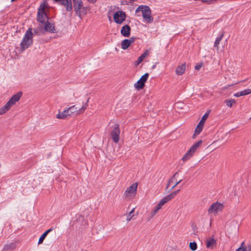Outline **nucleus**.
<instances>
[{
	"mask_svg": "<svg viewBox=\"0 0 251 251\" xmlns=\"http://www.w3.org/2000/svg\"><path fill=\"white\" fill-rule=\"evenodd\" d=\"M33 43V33L32 28H29L25 32L22 42L20 48L22 51L27 49Z\"/></svg>",
	"mask_w": 251,
	"mask_h": 251,
	"instance_id": "1",
	"label": "nucleus"
},
{
	"mask_svg": "<svg viewBox=\"0 0 251 251\" xmlns=\"http://www.w3.org/2000/svg\"><path fill=\"white\" fill-rule=\"evenodd\" d=\"M142 11V16L145 20L148 23L153 22V18L151 16V10L148 6L140 5L136 10V13Z\"/></svg>",
	"mask_w": 251,
	"mask_h": 251,
	"instance_id": "2",
	"label": "nucleus"
},
{
	"mask_svg": "<svg viewBox=\"0 0 251 251\" xmlns=\"http://www.w3.org/2000/svg\"><path fill=\"white\" fill-rule=\"evenodd\" d=\"M202 143L203 141L200 140L192 145L182 157L181 159L182 160L183 162H185L190 159L193 156L198 148L202 145Z\"/></svg>",
	"mask_w": 251,
	"mask_h": 251,
	"instance_id": "3",
	"label": "nucleus"
},
{
	"mask_svg": "<svg viewBox=\"0 0 251 251\" xmlns=\"http://www.w3.org/2000/svg\"><path fill=\"white\" fill-rule=\"evenodd\" d=\"M138 183L135 182L126 188L124 193V197L127 200L133 199L137 194Z\"/></svg>",
	"mask_w": 251,
	"mask_h": 251,
	"instance_id": "4",
	"label": "nucleus"
},
{
	"mask_svg": "<svg viewBox=\"0 0 251 251\" xmlns=\"http://www.w3.org/2000/svg\"><path fill=\"white\" fill-rule=\"evenodd\" d=\"M179 174L177 172L175 173L174 175L169 179L166 186V189L171 188V190L173 189L177 185L180 183L182 179L179 177Z\"/></svg>",
	"mask_w": 251,
	"mask_h": 251,
	"instance_id": "5",
	"label": "nucleus"
},
{
	"mask_svg": "<svg viewBox=\"0 0 251 251\" xmlns=\"http://www.w3.org/2000/svg\"><path fill=\"white\" fill-rule=\"evenodd\" d=\"M224 205L219 202L213 203L208 210V214H213L216 215L218 212H221L224 208Z\"/></svg>",
	"mask_w": 251,
	"mask_h": 251,
	"instance_id": "6",
	"label": "nucleus"
},
{
	"mask_svg": "<svg viewBox=\"0 0 251 251\" xmlns=\"http://www.w3.org/2000/svg\"><path fill=\"white\" fill-rule=\"evenodd\" d=\"M86 109V105L82 106V107L78 110L77 109V108L75 107V105H73L68 108L66 110L68 111V114H69V117H70L74 115H79V114L83 113Z\"/></svg>",
	"mask_w": 251,
	"mask_h": 251,
	"instance_id": "7",
	"label": "nucleus"
},
{
	"mask_svg": "<svg viewBox=\"0 0 251 251\" xmlns=\"http://www.w3.org/2000/svg\"><path fill=\"white\" fill-rule=\"evenodd\" d=\"M126 15L125 12L122 11L116 12L113 15L114 22L118 24H121L125 20Z\"/></svg>",
	"mask_w": 251,
	"mask_h": 251,
	"instance_id": "8",
	"label": "nucleus"
},
{
	"mask_svg": "<svg viewBox=\"0 0 251 251\" xmlns=\"http://www.w3.org/2000/svg\"><path fill=\"white\" fill-rule=\"evenodd\" d=\"M44 24V28L42 29L41 30L42 33L44 34L46 32H49L51 33L56 32L54 24H52L48 21H47Z\"/></svg>",
	"mask_w": 251,
	"mask_h": 251,
	"instance_id": "9",
	"label": "nucleus"
},
{
	"mask_svg": "<svg viewBox=\"0 0 251 251\" xmlns=\"http://www.w3.org/2000/svg\"><path fill=\"white\" fill-rule=\"evenodd\" d=\"M149 77V74L146 73L143 75L141 76L140 79L134 84V87L137 89H142L145 83Z\"/></svg>",
	"mask_w": 251,
	"mask_h": 251,
	"instance_id": "10",
	"label": "nucleus"
},
{
	"mask_svg": "<svg viewBox=\"0 0 251 251\" xmlns=\"http://www.w3.org/2000/svg\"><path fill=\"white\" fill-rule=\"evenodd\" d=\"M120 129L118 126L115 127L111 132V136L113 141L117 143L120 140Z\"/></svg>",
	"mask_w": 251,
	"mask_h": 251,
	"instance_id": "11",
	"label": "nucleus"
},
{
	"mask_svg": "<svg viewBox=\"0 0 251 251\" xmlns=\"http://www.w3.org/2000/svg\"><path fill=\"white\" fill-rule=\"evenodd\" d=\"M179 190H177L172 192L169 195L160 200L159 202L164 205L165 203L173 199L179 193Z\"/></svg>",
	"mask_w": 251,
	"mask_h": 251,
	"instance_id": "12",
	"label": "nucleus"
},
{
	"mask_svg": "<svg viewBox=\"0 0 251 251\" xmlns=\"http://www.w3.org/2000/svg\"><path fill=\"white\" fill-rule=\"evenodd\" d=\"M22 92H19L15 95H14L7 102L11 107L15 104L17 101H18L22 96Z\"/></svg>",
	"mask_w": 251,
	"mask_h": 251,
	"instance_id": "13",
	"label": "nucleus"
},
{
	"mask_svg": "<svg viewBox=\"0 0 251 251\" xmlns=\"http://www.w3.org/2000/svg\"><path fill=\"white\" fill-rule=\"evenodd\" d=\"M74 9L76 14L80 15V10L83 6L81 0H73Z\"/></svg>",
	"mask_w": 251,
	"mask_h": 251,
	"instance_id": "14",
	"label": "nucleus"
},
{
	"mask_svg": "<svg viewBox=\"0 0 251 251\" xmlns=\"http://www.w3.org/2000/svg\"><path fill=\"white\" fill-rule=\"evenodd\" d=\"M217 246V240L214 237H210L208 239L206 242V246L208 249L213 250Z\"/></svg>",
	"mask_w": 251,
	"mask_h": 251,
	"instance_id": "15",
	"label": "nucleus"
},
{
	"mask_svg": "<svg viewBox=\"0 0 251 251\" xmlns=\"http://www.w3.org/2000/svg\"><path fill=\"white\" fill-rule=\"evenodd\" d=\"M48 17L46 12H38L37 21L42 24H45L48 20Z\"/></svg>",
	"mask_w": 251,
	"mask_h": 251,
	"instance_id": "16",
	"label": "nucleus"
},
{
	"mask_svg": "<svg viewBox=\"0 0 251 251\" xmlns=\"http://www.w3.org/2000/svg\"><path fill=\"white\" fill-rule=\"evenodd\" d=\"M56 1H59V3L66 6L67 11H70L72 9L71 0H54Z\"/></svg>",
	"mask_w": 251,
	"mask_h": 251,
	"instance_id": "17",
	"label": "nucleus"
},
{
	"mask_svg": "<svg viewBox=\"0 0 251 251\" xmlns=\"http://www.w3.org/2000/svg\"><path fill=\"white\" fill-rule=\"evenodd\" d=\"M131 28L128 25H125L122 27L121 33L125 37H128L130 34Z\"/></svg>",
	"mask_w": 251,
	"mask_h": 251,
	"instance_id": "18",
	"label": "nucleus"
},
{
	"mask_svg": "<svg viewBox=\"0 0 251 251\" xmlns=\"http://www.w3.org/2000/svg\"><path fill=\"white\" fill-rule=\"evenodd\" d=\"M56 117L58 119H65L68 118L69 117V114H68V111L65 109L61 113L59 111V113L56 115Z\"/></svg>",
	"mask_w": 251,
	"mask_h": 251,
	"instance_id": "19",
	"label": "nucleus"
},
{
	"mask_svg": "<svg viewBox=\"0 0 251 251\" xmlns=\"http://www.w3.org/2000/svg\"><path fill=\"white\" fill-rule=\"evenodd\" d=\"M148 55V51H146L141 56H140L138 59L135 62V66H138L143 60V59Z\"/></svg>",
	"mask_w": 251,
	"mask_h": 251,
	"instance_id": "20",
	"label": "nucleus"
},
{
	"mask_svg": "<svg viewBox=\"0 0 251 251\" xmlns=\"http://www.w3.org/2000/svg\"><path fill=\"white\" fill-rule=\"evenodd\" d=\"M51 230L52 229H49L47 230H46L43 234H42V235L40 236L38 242V244L39 245L43 243L44 240L46 237L48 233H50Z\"/></svg>",
	"mask_w": 251,
	"mask_h": 251,
	"instance_id": "21",
	"label": "nucleus"
},
{
	"mask_svg": "<svg viewBox=\"0 0 251 251\" xmlns=\"http://www.w3.org/2000/svg\"><path fill=\"white\" fill-rule=\"evenodd\" d=\"M185 70V65L184 64H183L181 65V66H179L176 69V72L177 75H181L184 73Z\"/></svg>",
	"mask_w": 251,
	"mask_h": 251,
	"instance_id": "22",
	"label": "nucleus"
},
{
	"mask_svg": "<svg viewBox=\"0 0 251 251\" xmlns=\"http://www.w3.org/2000/svg\"><path fill=\"white\" fill-rule=\"evenodd\" d=\"M11 108V106L6 103L0 109V115H2L6 113Z\"/></svg>",
	"mask_w": 251,
	"mask_h": 251,
	"instance_id": "23",
	"label": "nucleus"
},
{
	"mask_svg": "<svg viewBox=\"0 0 251 251\" xmlns=\"http://www.w3.org/2000/svg\"><path fill=\"white\" fill-rule=\"evenodd\" d=\"M130 46V42L128 39L124 40L121 43V48L123 50L126 49Z\"/></svg>",
	"mask_w": 251,
	"mask_h": 251,
	"instance_id": "24",
	"label": "nucleus"
},
{
	"mask_svg": "<svg viewBox=\"0 0 251 251\" xmlns=\"http://www.w3.org/2000/svg\"><path fill=\"white\" fill-rule=\"evenodd\" d=\"M203 126H197L192 138L195 139L202 130Z\"/></svg>",
	"mask_w": 251,
	"mask_h": 251,
	"instance_id": "25",
	"label": "nucleus"
},
{
	"mask_svg": "<svg viewBox=\"0 0 251 251\" xmlns=\"http://www.w3.org/2000/svg\"><path fill=\"white\" fill-rule=\"evenodd\" d=\"M135 208H133L128 213V214L127 215L126 221L127 222H129L132 218L134 217L133 213L135 211Z\"/></svg>",
	"mask_w": 251,
	"mask_h": 251,
	"instance_id": "26",
	"label": "nucleus"
},
{
	"mask_svg": "<svg viewBox=\"0 0 251 251\" xmlns=\"http://www.w3.org/2000/svg\"><path fill=\"white\" fill-rule=\"evenodd\" d=\"M224 36V33L221 34L219 37H218L214 43V47L218 48V45L220 44V41L222 40Z\"/></svg>",
	"mask_w": 251,
	"mask_h": 251,
	"instance_id": "27",
	"label": "nucleus"
},
{
	"mask_svg": "<svg viewBox=\"0 0 251 251\" xmlns=\"http://www.w3.org/2000/svg\"><path fill=\"white\" fill-rule=\"evenodd\" d=\"M189 247L192 251H196L197 249V245L195 242H190L189 243Z\"/></svg>",
	"mask_w": 251,
	"mask_h": 251,
	"instance_id": "28",
	"label": "nucleus"
},
{
	"mask_svg": "<svg viewBox=\"0 0 251 251\" xmlns=\"http://www.w3.org/2000/svg\"><path fill=\"white\" fill-rule=\"evenodd\" d=\"M241 92V94L240 95L242 96H246V95H247L248 94H250L251 93V89H245L243 91H240Z\"/></svg>",
	"mask_w": 251,
	"mask_h": 251,
	"instance_id": "29",
	"label": "nucleus"
},
{
	"mask_svg": "<svg viewBox=\"0 0 251 251\" xmlns=\"http://www.w3.org/2000/svg\"><path fill=\"white\" fill-rule=\"evenodd\" d=\"M225 102L227 106L231 107L233 104L235 102V100L233 99H231L229 100H226Z\"/></svg>",
	"mask_w": 251,
	"mask_h": 251,
	"instance_id": "30",
	"label": "nucleus"
},
{
	"mask_svg": "<svg viewBox=\"0 0 251 251\" xmlns=\"http://www.w3.org/2000/svg\"><path fill=\"white\" fill-rule=\"evenodd\" d=\"M15 248V246L14 244L13 243H11L9 245H6L5 246L4 248V250H5V251H7L9 249H13Z\"/></svg>",
	"mask_w": 251,
	"mask_h": 251,
	"instance_id": "31",
	"label": "nucleus"
},
{
	"mask_svg": "<svg viewBox=\"0 0 251 251\" xmlns=\"http://www.w3.org/2000/svg\"><path fill=\"white\" fill-rule=\"evenodd\" d=\"M46 7V4L45 3H42L40 6L38 12H46L45 11Z\"/></svg>",
	"mask_w": 251,
	"mask_h": 251,
	"instance_id": "32",
	"label": "nucleus"
},
{
	"mask_svg": "<svg viewBox=\"0 0 251 251\" xmlns=\"http://www.w3.org/2000/svg\"><path fill=\"white\" fill-rule=\"evenodd\" d=\"M244 242H243L240 248L236 250V251H246V247H244Z\"/></svg>",
	"mask_w": 251,
	"mask_h": 251,
	"instance_id": "33",
	"label": "nucleus"
},
{
	"mask_svg": "<svg viewBox=\"0 0 251 251\" xmlns=\"http://www.w3.org/2000/svg\"><path fill=\"white\" fill-rule=\"evenodd\" d=\"M156 215L153 211H151L150 213L148 215V220H150L151 219L153 218V217Z\"/></svg>",
	"mask_w": 251,
	"mask_h": 251,
	"instance_id": "34",
	"label": "nucleus"
},
{
	"mask_svg": "<svg viewBox=\"0 0 251 251\" xmlns=\"http://www.w3.org/2000/svg\"><path fill=\"white\" fill-rule=\"evenodd\" d=\"M202 66V63H201L197 64L195 66V68L196 70H199L201 68Z\"/></svg>",
	"mask_w": 251,
	"mask_h": 251,
	"instance_id": "35",
	"label": "nucleus"
},
{
	"mask_svg": "<svg viewBox=\"0 0 251 251\" xmlns=\"http://www.w3.org/2000/svg\"><path fill=\"white\" fill-rule=\"evenodd\" d=\"M204 124V115L201 117V119L197 126H203Z\"/></svg>",
	"mask_w": 251,
	"mask_h": 251,
	"instance_id": "36",
	"label": "nucleus"
},
{
	"mask_svg": "<svg viewBox=\"0 0 251 251\" xmlns=\"http://www.w3.org/2000/svg\"><path fill=\"white\" fill-rule=\"evenodd\" d=\"M163 206V205L160 202H159V203L157 204V205L156 206V207L159 209H161L162 207V206Z\"/></svg>",
	"mask_w": 251,
	"mask_h": 251,
	"instance_id": "37",
	"label": "nucleus"
},
{
	"mask_svg": "<svg viewBox=\"0 0 251 251\" xmlns=\"http://www.w3.org/2000/svg\"><path fill=\"white\" fill-rule=\"evenodd\" d=\"M163 206V205L160 202H159V203L157 204V205L156 206V207L159 209H161L162 207V206Z\"/></svg>",
	"mask_w": 251,
	"mask_h": 251,
	"instance_id": "38",
	"label": "nucleus"
},
{
	"mask_svg": "<svg viewBox=\"0 0 251 251\" xmlns=\"http://www.w3.org/2000/svg\"><path fill=\"white\" fill-rule=\"evenodd\" d=\"M246 251H251V244L248 245L246 247Z\"/></svg>",
	"mask_w": 251,
	"mask_h": 251,
	"instance_id": "39",
	"label": "nucleus"
},
{
	"mask_svg": "<svg viewBox=\"0 0 251 251\" xmlns=\"http://www.w3.org/2000/svg\"><path fill=\"white\" fill-rule=\"evenodd\" d=\"M210 112V110H207L206 112L205 113V121L206 120L207 117L208 116L209 113Z\"/></svg>",
	"mask_w": 251,
	"mask_h": 251,
	"instance_id": "40",
	"label": "nucleus"
},
{
	"mask_svg": "<svg viewBox=\"0 0 251 251\" xmlns=\"http://www.w3.org/2000/svg\"><path fill=\"white\" fill-rule=\"evenodd\" d=\"M215 1H216V0H205V3L210 4Z\"/></svg>",
	"mask_w": 251,
	"mask_h": 251,
	"instance_id": "41",
	"label": "nucleus"
},
{
	"mask_svg": "<svg viewBox=\"0 0 251 251\" xmlns=\"http://www.w3.org/2000/svg\"><path fill=\"white\" fill-rule=\"evenodd\" d=\"M159 210L155 206L154 208L152 210L155 214H157Z\"/></svg>",
	"mask_w": 251,
	"mask_h": 251,
	"instance_id": "42",
	"label": "nucleus"
},
{
	"mask_svg": "<svg viewBox=\"0 0 251 251\" xmlns=\"http://www.w3.org/2000/svg\"><path fill=\"white\" fill-rule=\"evenodd\" d=\"M240 94H241V92H237V93H235V94H234V97H240V96H242L240 95Z\"/></svg>",
	"mask_w": 251,
	"mask_h": 251,
	"instance_id": "43",
	"label": "nucleus"
},
{
	"mask_svg": "<svg viewBox=\"0 0 251 251\" xmlns=\"http://www.w3.org/2000/svg\"><path fill=\"white\" fill-rule=\"evenodd\" d=\"M33 33V36L34 35H36L38 34V31L37 29H33V32H32Z\"/></svg>",
	"mask_w": 251,
	"mask_h": 251,
	"instance_id": "44",
	"label": "nucleus"
},
{
	"mask_svg": "<svg viewBox=\"0 0 251 251\" xmlns=\"http://www.w3.org/2000/svg\"><path fill=\"white\" fill-rule=\"evenodd\" d=\"M181 105H183V104L180 102H177V103H176L175 106L177 107H181Z\"/></svg>",
	"mask_w": 251,
	"mask_h": 251,
	"instance_id": "45",
	"label": "nucleus"
},
{
	"mask_svg": "<svg viewBox=\"0 0 251 251\" xmlns=\"http://www.w3.org/2000/svg\"><path fill=\"white\" fill-rule=\"evenodd\" d=\"M128 41H129L130 42V45L134 41V38H130V39H128Z\"/></svg>",
	"mask_w": 251,
	"mask_h": 251,
	"instance_id": "46",
	"label": "nucleus"
},
{
	"mask_svg": "<svg viewBox=\"0 0 251 251\" xmlns=\"http://www.w3.org/2000/svg\"><path fill=\"white\" fill-rule=\"evenodd\" d=\"M89 99H88L86 101V102L83 104V106H86V107H87V106H88V103L89 102Z\"/></svg>",
	"mask_w": 251,
	"mask_h": 251,
	"instance_id": "47",
	"label": "nucleus"
},
{
	"mask_svg": "<svg viewBox=\"0 0 251 251\" xmlns=\"http://www.w3.org/2000/svg\"><path fill=\"white\" fill-rule=\"evenodd\" d=\"M89 2L93 3H95L97 0H88Z\"/></svg>",
	"mask_w": 251,
	"mask_h": 251,
	"instance_id": "48",
	"label": "nucleus"
},
{
	"mask_svg": "<svg viewBox=\"0 0 251 251\" xmlns=\"http://www.w3.org/2000/svg\"><path fill=\"white\" fill-rule=\"evenodd\" d=\"M202 0V1H204V0Z\"/></svg>",
	"mask_w": 251,
	"mask_h": 251,
	"instance_id": "49",
	"label": "nucleus"
}]
</instances>
